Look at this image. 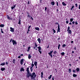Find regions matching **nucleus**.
Wrapping results in <instances>:
<instances>
[{"mask_svg":"<svg viewBox=\"0 0 80 80\" xmlns=\"http://www.w3.org/2000/svg\"><path fill=\"white\" fill-rule=\"evenodd\" d=\"M5 65V63L4 62L3 63H2L1 64V65H2V66H3V65Z\"/></svg>","mask_w":80,"mask_h":80,"instance_id":"obj_19","label":"nucleus"},{"mask_svg":"<svg viewBox=\"0 0 80 80\" xmlns=\"http://www.w3.org/2000/svg\"><path fill=\"white\" fill-rule=\"evenodd\" d=\"M75 5H76V7H78V5H77V3H76L75 4Z\"/></svg>","mask_w":80,"mask_h":80,"instance_id":"obj_45","label":"nucleus"},{"mask_svg":"<svg viewBox=\"0 0 80 80\" xmlns=\"http://www.w3.org/2000/svg\"><path fill=\"white\" fill-rule=\"evenodd\" d=\"M31 73H30V72L27 73V75L26 76L27 78H29V77H30V76L31 77Z\"/></svg>","mask_w":80,"mask_h":80,"instance_id":"obj_4","label":"nucleus"},{"mask_svg":"<svg viewBox=\"0 0 80 80\" xmlns=\"http://www.w3.org/2000/svg\"><path fill=\"white\" fill-rule=\"evenodd\" d=\"M73 41H72L71 42V43H73Z\"/></svg>","mask_w":80,"mask_h":80,"instance_id":"obj_61","label":"nucleus"},{"mask_svg":"<svg viewBox=\"0 0 80 80\" xmlns=\"http://www.w3.org/2000/svg\"><path fill=\"white\" fill-rule=\"evenodd\" d=\"M30 27H31V26H29L28 27V28L29 29H30Z\"/></svg>","mask_w":80,"mask_h":80,"instance_id":"obj_52","label":"nucleus"},{"mask_svg":"<svg viewBox=\"0 0 80 80\" xmlns=\"http://www.w3.org/2000/svg\"><path fill=\"white\" fill-rule=\"evenodd\" d=\"M68 72L69 73H71V69L69 68L68 69Z\"/></svg>","mask_w":80,"mask_h":80,"instance_id":"obj_28","label":"nucleus"},{"mask_svg":"<svg viewBox=\"0 0 80 80\" xmlns=\"http://www.w3.org/2000/svg\"><path fill=\"white\" fill-rule=\"evenodd\" d=\"M60 44H59L58 45V49H60Z\"/></svg>","mask_w":80,"mask_h":80,"instance_id":"obj_34","label":"nucleus"},{"mask_svg":"<svg viewBox=\"0 0 80 80\" xmlns=\"http://www.w3.org/2000/svg\"><path fill=\"white\" fill-rule=\"evenodd\" d=\"M62 55H65V53L64 52H62L61 53Z\"/></svg>","mask_w":80,"mask_h":80,"instance_id":"obj_33","label":"nucleus"},{"mask_svg":"<svg viewBox=\"0 0 80 80\" xmlns=\"http://www.w3.org/2000/svg\"><path fill=\"white\" fill-rule=\"evenodd\" d=\"M45 11H46V10H47V7H45Z\"/></svg>","mask_w":80,"mask_h":80,"instance_id":"obj_48","label":"nucleus"},{"mask_svg":"<svg viewBox=\"0 0 80 80\" xmlns=\"http://www.w3.org/2000/svg\"><path fill=\"white\" fill-rule=\"evenodd\" d=\"M62 5L63 6H66L67 5L66 4H65L64 2H62Z\"/></svg>","mask_w":80,"mask_h":80,"instance_id":"obj_15","label":"nucleus"},{"mask_svg":"<svg viewBox=\"0 0 80 80\" xmlns=\"http://www.w3.org/2000/svg\"><path fill=\"white\" fill-rule=\"evenodd\" d=\"M35 29L36 30H38V31L40 30V28H38V27L35 28Z\"/></svg>","mask_w":80,"mask_h":80,"instance_id":"obj_12","label":"nucleus"},{"mask_svg":"<svg viewBox=\"0 0 80 80\" xmlns=\"http://www.w3.org/2000/svg\"><path fill=\"white\" fill-rule=\"evenodd\" d=\"M73 77H76L77 75L75 74H73Z\"/></svg>","mask_w":80,"mask_h":80,"instance_id":"obj_25","label":"nucleus"},{"mask_svg":"<svg viewBox=\"0 0 80 80\" xmlns=\"http://www.w3.org/2000/svg\"><path fill=\"white\" fill-rule=\"evenodd\" d=\"M12 42V43H13V45H15L17 44V42H16V41L13 40V39H10L9 43H11Z\"/></svg>","mask_w":80,"mask_h":80,"instance_id":"obj_2","label":"nucleus"},{"mask_svg":"<svg viewBox=\"0 0 80 80\" xmlns=\"http://www.w3.org/2000/svg\"><path fill=\"white\" fill-rule=\"evenodd\" d=\"M38 51L40 53V54H42V51H41V50H42V48L40 46L38 47Z\"/></svg>","mask_w":80,"mask_h":80,"instance_id":"obj_3","label":"nucleus"},{"mask_svg":"<svg viewBox=\"0 0 80 80\" xmlns=\"http://www.w3.org/2000/svg\"><path fill=\"white\" fill-rule=\"evenodd\" d=\"M52 31H53L54 33H55V32H56L55 30H54L53 29H52Z\"/></svg>","mask_w":80,"mask_h":80,"instance_id":"obj_37","label":"nucleus"},{"mask_svg":"<svg viewBox=\"0 0 80 80\" xmlns=\"http://www.w3.org/2000/svg\"><path fill=\"white\" fill-rule=\"evenodd\" d=\"M20 71L22 72V71H24V69L23 68H21L20 70Z\"/></svg>","mask_w":80,"mask_h":80,"instance_id":"obj_23","label":"nucleus"},{"mask_svg":"<svg viewBox=\"0 0 80 80\" xmlns=\"http://www.w3.org/2000/svg\"><path fill=\"white\" fill-rule=\"evenodd\" d=\"M1 70H2V71H3L5 70V68H1Z\"/></svg>","mask_w":80,"mask_h":80,"instance_id":"obj_20","label":"nucleus"},{"mask_svg":"<svg viewBox=\"0 0 80 80\" xmlns=\"http://www.w3.org/2000/svg\"><path fill=\"white\" fill-rule=\"evenodd\" d=\"M72 53H74V51H72Z\"/></svg>","mask_w":80,"mask_h":80,"instance_id":"obj_64","label":"nucleus"},{"mask_svg":"<svg viewBox=\"0 0 80 80\" xmlns=\"http://www.w3.org/2000/svg\"><path fill=\"white\" fill-rule=\"evenodd\" d=\"M49 48V46H48L47 47V48Z\"/></svg>","mask_w":80,"mask_h":80,"instance_id":"obj_63","label":"nucleus"},{"mask_svg":"<svg viewBox=\"0 0 80 80\" xmlns=\"http://www.w3.org/2000/svg\"><path fill=\"white\" fill-rule=\"evenodd\" d=\"M31 58H32V56H31L30 54H29V55L28 56V58L29 59H30Z\"/></svg>","mask_w":80,"mask_h":80,"instance_id":"obj_14","label":"nucleus"},{"mask_svg":"<svg viewBox=\"0 0 80 80\" xmlns=\"http://www.w3.org/2000/svg\"><path fill=\"white\" fill-rule=\"evenodd\" d=\"M79 10H80V5H79Z\"/></svg>","mask_w":80,"mask_h":80,"instance_id":"obj_59","label":"nucleus"},{"mask_svg":"<svg viewBox=\"0 0 80 80\" xmlns=\"http://www.w3.org/2000/svg\"><path fill=\"white\" fill-rule=\"evenodd\" d=\"M30 47H29L28 48V50H27V51L28 52H29V50H30Z\"/></svg>","mask_w":80,"mask_h":80,"instance_id":"obj_27","label":"nucleus"},{"mask_svg":"<svg viewBox=\"0 0 80 80\" xmlns=\"http://www.w3.org/2000/svg\"><path fill=\"white\" fill-rule=\"evenodd\" d=\"M18 23V24H19V25H20V24H21V23H20V19Z\"/></svg>","mask_w":80,"mask_h":80,"instance_id":"obj_41","label":"nucleus"},{"mask_svg":"<svg viewBox=\"0 0 80 80\" xmlns=\"http://www.w3.org/2000/svg\"><path fill=\"white\" fill-rule=\"evenodd\" d=\"M72 24H74V23H75V22L74 21L72 22Z\"/></svg>","mask_w":80,"mask_h":80,"instance_id":"obj_55","label":"nucleus"},{"mask_svg":"<svg viewBox=\"0 0 80 80\" xmlns=\"http://www.w3.org/2000/svg\"><path fill=\"white\" fill-rule=\"evenodd\" d=\"M10 31L11 32H14V29L12 27L10 28Z\"/></svg>","mask_w":80,"mask_h":80,"instance_id":"obj_5","label":"nucleus"},{"mask_svg":"<svg viewBox=\"0 0 80 80\" xmlns=\"http://www.w3.org/2000/svg\"><path fill=\"white\" fill-rule=\"evenodd\" d=\"M66 23H67V24H68V21H66Z\"/></svg>","mask_w":80,"mask_h":80,"instance_id":"obj_47","label":"nucleus"},{"mask_svg":"<svg viewBox=\"0 0 80 80\" xmlns=\"http://www.w3.org/2000/svg\"><path fill=\"white\" fill-rule=\"evenodd\" d=\"M28 5H29V3H30V2H29V1H28Z\"/></svg>","mask_w":80,"mask_h":80,"instance_id":"obj_57","label":"nucleus"},{"mask_svg":"<svg viewBox=\"0 0 80 80\" xmlns=\"http://www.w3.org/2000/svg\"><path fill=\"white\" fill-rule=\"evenodd\" d=\"M30 70H31V72H32V71H33V68H32L31 67L30 68Z\"/></svg>","mask_w":80,"mask_h":80,"instance_id":"obj_32","label":"nucleus"},{"mask_svg":"<svg viewBox=\"0 0 80 80\" xmlns=\"http://www.w3.org/2000/svg\"><path fill=\"white\" fill-rule=\"evenodd\" d=\"M65 46H66V45H65V44H63L62 45V47H65Z\"/></svg>","mask_w":80,"mask_h":80,"instance_id":"obj_43","label":"nucleus"},{"mask_svg":"<svg viewBox=\"0 0 80 80\" xmlns=\"http://www.w3.org/2000/svg\"><path fill=\"white\" fill-rule=\"evenodd\" d=\"M76 70L77 72H79V71H80V69H79V68H76Z\"/></svg>","mask_w":80,"mask_h":80,"instance_id":"obj_18","label":"nucleus"},{"mask_svg":"<svg viewBox=\"0 0 80 80\" xmlns=\"http://www.w3.org/2000/svg\"><path fill=\"white\" fill-rule=\"evenodd\" d=\"M74 8V6H72V7L71 8V10H72Z\"/></svg>","mask_w":80,"mask_h":80,"instance_id":"obj_30","label":"nucleus"},{"mask_svg":"<svg viewBox=\"0 0 80 80\" xmlns=\"http://www.w3.org/2000/svg\"><path fill=\"white\" fill-rule=\"evenodd\" d=\"M41 78H43V75H41Z\"/></svg>","mask_w":80,"mask_h":80,"instance_id":"obj_58","label":"nucleus"},{"mask_svg":"<svg viewBox=\"0 0 80 80\" xmlns=\"http://www.w3.org/2000/svg\"><path fill=\"white\" fill-rule=\"evenodd\" d=\"M34 64L35 66H37V62H34Z\"/></svg>","mask_w":80,"mask_h":80,"instance_id":"obj_17","label":"nucleus"},{"mask_svg":"<svg viewBox=\"0 0 80 80\" xmlns=\"http://www.w3.org/2000/svg\"><path fill=\"white\" fill-rule=\"evenodd\" d=\"M38 41L39 43H41V39H40V38H38Z\"/></svg>","mask_w":80,"mask_h":80,"instance_id":"obj_9","label":"nucleus"},{"mask_svg":"<svg viewBox=\"0 0 80 80\" xmlns=\"http://www.w3.org/2000/svg\"><path fill=\"white\" fill-rule=\"evenodd\" d=\"M68 33H69V34H72V31H71V30H68Z\"/></svg>","mask_w":80,"mask_h":80,"instance_id":"obj_11","label":"nucleus"},{"mask_svg":"<svg viewBox=\"0 0 80 80\" xmlns=\"http://www.w3.org/2000/svg\"><path fill=\"white\" fill-rule=\"evenodd\" d=\"M38 45L37 44H36V43H35V47H37Z\"/></svg>","mask_w":80,"mask_h":80,"instance_id":"obj_44","label":"nucleus"},{"mask_svg":"<svg viewBox=\"0 0 80 80\" xmlns=\"http://www.w3.org/2000/svg\"><path fill=\"white\" fill-rule=\"evenodd\" d=\"M69 24H70V25H72V24L71 23V22L69 23Z\"/></svg>","mask_w":80,"mask_h":80,"instance_id":"obj_62","label":"nucleus"},{"mask_svg":"<svg viewBox=\"0 0 80 80\" xmlns=\"http://www.w3.org/2000/svg\"><path fill=\"white\" fill-rule=\"evenodd\" d=\"M75 24L76 25H78V22H77V21H76V22H75Z\"/></svg>","mask_w":80,"mask_h":80,"instance_id":"obj_40","label":"nucleus"},{"mask_svg":"<svg viewBox=\"0 0 80 80\" xmlns=\"http://www.w3.org/2000/svg\"><path fill=\"white\" fill-rule=\"evenodd\" d=\"M27 71L28 72L27 73H30V71H29V68H27Z\"/></svg>","mask_w":80,"mask_h":80,"instance_id":"obj_16","label":"nucleus"},{"mask_svg":"<svg viewBox=\"0 0 80 80\" xmlns=\"http://www.w3.org/2000/svg\"><path fill=\"white\" fill-rule=\"evenodd\" d=\"M37 77V75L35 74V73L33 72L32 73V75L31 74V78L32 80H34L35 78Z\"/></svg>","mask_w":80,"mask_h":80,"instance_id":"obj_1","label":"nucleus"},{"mask_svg":"<svg viewBox=\"0 0 80 80\" xmlns=\"http://www.w3.org/2000/svg\"><path fill=\"white\" fill-rule=\"evenodd\" d=\"M73 20V19L72 18H71L70 19V21L71 22H72Z\"/></svg>","mask_w":80,"mask_h":80,"instance_id":"obj_29","label":"nucleus"},{"mask_svg":"<svg viewBox=\"0 0 80 80\" xmlns=\"http://www.w3.org/2000/svg\"><path fill=\"white\" fill-rule=\"evenodd\" d=\"M0 27H4V25L3 24H1L0 25Z\"/></svg>","mask_w":80,"mask_h":80,"instance_id":"obj_26","label":"nucleus"},{"mask_svg":"<svg viewBox=\"0 0 80 80\" xmlns=\"http://www.w3.org/2000/svg\"><path fill=\"white\" fill-rule=\"evenodd\" d=\"M21 57V56H19L18 57V58H20Z\"/></svg>","mask_w":80,"mask_h":80,"instance_id":"obj_53","label":"nucleus"},{"mask_svg":"<svg viewBox=\"0 0 80 80\" xmlns=\"http://www.w3.org/2000/svg\"><path fill=\"white\" fill-rule=\"evenodd\" d=\"M53 53L54 54H56V53H57V51H54V52H53Z\"/></svg>","mask_w":80,"mask_h":80,"instance_id":"obj_39","label":"nucleus"},{"mask_svg":"<svg viewBox=\"0 0 80 80\" xmlns=\"http://www.w3.org/2000/svg\"><path fill=\"white\" fill-rule=\"evenodd\" d=\"M28 17L29 18L30 17V16L29 15V13H28Z\"/></svg>","mask_w":80,"mask_h":80,"instance_id":"obj_31","label":"nucleus"},{"mask_svg":"<svg viewBox=\"0 0 80 80\" xmlns=\"http://www.w3.org/2000/svg\"><path fill=\"white\" fill-rule=\"evenodd\" d=\"M30 18H31L32 20H33V18L32 17H31Z\"/></svg>","mask_w":80,"mask_h":80,"instance_id":"obj_49","label":"nucleus"},{"mask_svg":"<svg viewBox=\"0 0 80 80\" xmlns=\"http://www.w3.org/2000/svg\"><path fill=\"white\" fill-rule=\"evenodd\" d=\"M57 2V6H58V2Z\"/></svg>","mask_w":80,"mask_h":80,"instance_id":"obj_50","label":"nucleus"},{"mask_svg":"<svg viewBox=\"0 0 80 80\" xmlns=\"http://www.w3.org/2000/svg\"><path fill=\"white\" fill-rule=\"evenodd\" d=\"M52 75H50L49 77L48 78L50 79L52 78Z\"/></svg>","mask_w":80,"mask_h":80,"instance_id":"obj_24","label":"nucleus"},{"mask_svg":"<svg viewBox=\"0 0 80 80\" xmlns=\"http://www.w3.org/2000/svg\"><path fill=\"white\" fill-rule=\"evenodd\" d=\"M15 59H13L12 60V62L13 63H15Z\"/></svg>","mask_w":80,"mask_h":80,"instance_id":"obj_21","label":"nucleus"},{"mask_svg":"<svg viewBox=\"0 0 80 80\" xmlns=\"http://www.w3.org/2000/svg\"><path fill=\"white\" fill-rule=\"evenodd\" d=\"M34 66V64H33V63H32V68H33V67Z\"/></svg>","mask_w":80,"mask_h":80,"instance_id":"obj_36","label":"nucleus"},{"mask_svg":"<svg viewBox=\"0 0 80 80\" xmlns=\"http://www.w3.org/2000/svg\"><path fill=\"white\" fill-rule=\"evenodd\" d=\"M15 7H16V5H14L13 6L11 7V9H12V10H13V8H14Z\"/></svg>","mask_w":80,"mask_h":80,"instance_id":"obj_13","label":"nucleus"},{"mask_svg":"<svg viewBox=\"0 0 80 80\" xmlns=\"http://www.w3.org/2000/svg\"><path fill=\"white\" fill-rule=\"evenodd\" d=\"M52 53H53V51H51L50 52L48 53V55H49V56L50 55H51Z\"/></svg>","mask_w":80,"mask_h":80,"instance_id":"obj_8","label":"nucleus"},{"mask_svg":"<svg viewBox=\"0 0 80 80\" xmlns=\"http://www.w3.org/2000/svg\"><path fill=\"white\" fill-rule=\"evenodd\" d=\"M60 25H58V31H57V33L58 32H60Z\"/></svg>","mask_w":80,"mask_h":80,"instance_id":"obj_7","label":"nucleus"},{"mask_svg":"<svg viewBox=\"0 0 80 80\" xmlns=\"http://www.w3.org/2000/svg\"><path fill=\"white\" fill-rule=\"evenodd\" d=\"M43 75V73L42 72H41V75Z\"/></svg>","mask_w":80,"mask_h":80,"instance_id":"obj_56","label":"nucleus"},{"mask_svg":"<svg viewBox=\"0 0 80 80\" xmlns=\"http://www.w3.org/2000/svg\"><path fill=\"white\" fill-rule=\"evenodd\" d=\"M7 18L8 19V20H10V17H9V16H8V15H7Z\"/></svg>","mask_w":80,"mask_h":80,"instance_id":"obj_22","label":"nucleus"},{"mask_svg":"<svg viewBox=\"0 0 80 80\" xmlns=\"http://www.w3.org/2000/svg\"><path fill=\"white\" fill-rule=\"evenodd\" d=\"M24 61V60L23 59H22L20 61V63L22 65H23V62Z\"/></svg>","mask_w":80,"mask_h":80,"instance_id":"obj_6","label":"nucleus"},{"mask_svg":"<svg viewBox=\"0 0 80 80\" xmlns=\"http://www.w3.org/2000/svg\"><path fill=\"white\" fill-rule=\"evenodd\" d=\"M7 64H8V62H6V64L7 65Z\"/></svg>","mask_w":80,"mask_h":80,"instance_id":"obj_60","label":"nucleus"},{"mask_svg":"<svg viewBox=\"0 0 80 80\" xmlns=\"http://www.w3.org/2000/svg\"><path fill=\"white\" fill-rule=\"evenodd\" d=\"M55 25H58H58H59V24H58V22H56L55 23Z\"/></svg>","mask_w":80,"mask_h":80,"instance_id":"obj_38","label":"nucleus"},{"mask_svg":"<svg viewBox=\"0 0 80 80\" xmlns=\"http://www.w3.org/2000/svg\"><path fill=\"white\" fill-rule=\"evenodd\" d=\"M2 30V29H1V33H4L3 31Z\"/></svg>","mask_w":80,"mask_h":80,"instance_id":"obj_35","label":"nucleus"},{"mask_svg":"<svg viewBox=\"0 0 80 80\" xmlns=\"http://www.w3.org/2000/svg\"><path fill=\"white\" fill-rule=\"evenodd\" d=\"M51 4L52 6L53 5H55V2H52L51 3Z\"/></svg>","mask_w":80,"mask_h":80,"instance_id":"obj_10","label":"nucleus"},{"mask_svg":"<svg viewBox=\"0 0 80 80\" xmlns=\"http://www.w3.org/2000/svg\"><path fill=\"white\" fill-rule=\"evenodd\" d=\"M74 50H77V48H76V47H75L74 48Z\"/></svg>","mask_w":80,"mask_h":80,"instance_id":"obj_51","label":"nucleus"},{"mask_svg":"<svg viewBox=\"0 0 80 80\" xmlns=\"http://www.w3.org/2000/svg\"><path fill=\"white\" fill-rule=\"evenodd\" d=\"M72 72H73V73H75V72H76V71L75 70H73Z\"/></svg>","mask_w":80,"mask_h":80,"instance_id":"obj_46","label":"nucleus"},{"mask_svg":"<svg viewBox=\"0 0 80 80\" xmlns=\"http://www.w3.org/2000/svg\"><path fill=\"white\" fill-rule=\"evenodd\" d=\"M69 29H70V27L68 26V27L67 31H68V30H69Z\"/></svg>","mask_w":80,"mask_h":80,"instance_id":"obj_42","label":"nucleus"},{"mask_svg":"<svg viewBox=\"0 0 80 80\" xmlns=\"http://www.w3.org/2000/svg\"><path fill=\"white\" fill-rule=\"evenodd\" d=\"M50 57H51V58H52V57H53V56H52V55H50Z\"/></svg>","mask_w":80,"mask_h":80,"instance_id":"obj_54","label":"nucleus"}]
</instances>
